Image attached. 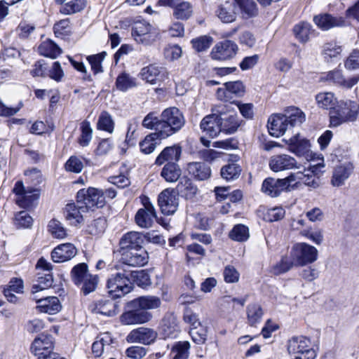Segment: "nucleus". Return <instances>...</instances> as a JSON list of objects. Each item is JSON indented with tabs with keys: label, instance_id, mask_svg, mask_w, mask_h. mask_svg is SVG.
<instances>
[{
	"label": "nucleus",
	"instance_id": "f257e3e1",
	"mask_svg": "<svg viewBox=\"0 0 359 359\" xmlns=\"http://www.w3.org/2000/svg\"><path fill=\"white\" fill-rule=\"evenodd\" d=\"M184 122L181 111L176 107H170L163 110L160 118L156 116L154 112L149 113L144 117L142 126L158 131L161 137L166 138L180 130Z\"/></svg>",
	"mask_w": 359,
	"mask_h": 359
},
{
	"label": "nucleus",
	"instance_id": "f03ea898",
	"mask_svg": "<svg viewBox=\"0 0 359 359\" xmlns=\"http://www.w3.org/2000/svg\"><path fill=\"white\" fill-rule=\"evenodd\" d=\"M329 114L330 126L338 127L343 123L354 121L357 118L358 111L355 104L347 100L338 102Z\"/></svg>",
	"mask_w": 359,
	"mask_h": 359
},
{
	"label": "nucleus",
	"instance_id": "7ed1b4c3",
	"mask_svg": "<svg viewBox=\"0 0 359 359\" xmlns=\"http://www.w3.org/2000/svg\"><path fill=\"white\" fill-rule=\"evenodd\" d=\"M287 351L292 359H315L316 353L309 338L293 337L287 343Z\"/></svg>",
	"mask_w": 359,
	"mask_h": 359
},
{
	"label": "nucleus",
	"instance_id": "20e7f679",
	"mask_svg": "<svg viewBox=\"0 0 359 359\" xmlns=\"http://www.w3.org/2000/svg\"><path fill=\"white\" fill-rule=\"evenodd\" d=\"M108 293L113 298H120L129 293L133 288L129 273L117 272L111 274L107 282Z\"/></svg>",
	"mask_w": 359,
	"mask_h": 359
},
{
	"label": "nucleus",
	"instance_id": "39448f33",
	"mask_svg": "<svg viewBox=\"0 0 359 359\" xmlns=\"http://www.w3.org/2000/svg\"><path fill=\"white\" fill-rule=\"evenodd\" d=\"M76 198L77 203L83 205L87 211L102 208L105 204L102 191L93 187L79 190Z\"/></svg>",
	"mask_w": 359,
	"mask_h": 359
},
{
	"label": "nucleus",
	"instance_id": "423d86ee",
	"mask_svg": "<svg viewBox=\"0 0 359 359\" xmlns=\"http://www.w3.org/2000/svg\"><path fill=\"white\" fill-rule=\"evenodd\" d=\"M318 255V250L306 243H296L291 249V256L295 266H303L313 263L317 260Z\"/></svg>",
	"mask_w": 359,
	"mask_h": 359
},
{
	"label": "nucleus",
	"instance_id": "0eeeda50",
	"mask_svg": "<svg viewBox=\"0 0 359 359\" xmlns=\"http://www.w3.org/2000/svg\"><path fill=\"white\" fill-rule=\"evenodd\" d=\"M224 88H219L216 92L218 100L234 104V98L242 97L245 93V86L241 81L226 82Z\"/></svg>",
	"mask_w": 359,
	"mask_h": 359
},
{
	"label": "nucleus",
	"instance_id": "6e6552de",
	"mask_svg": "<svg viewBox=\"0 0 359 359\" xmlns=\"http://www.w3.org/2000/svg\"><path fill=\"white\" fill-rule=\"evenodd\" d=\"M132 35L137 43L150 45L155 41L157 32L149 22L142 20L135 22L132 29Z\"/></svg>",
	"mask_w": 359,
	"mask_h": 359
},
{
	"label": "nucleus",
	"instance_id": "1a4fd4ad",
	"mask_svg": "<svg viewBox=\"0 0 359 359\" xmlns=\"http://www.w3.org/2000/svg\"><path fill=\"white\" fill-rule=\"evenodd\" d=\"M36 191L37 189L33 187L25 188L22 181L16 182L13 189V192L17 196L15 203L22 208H29L38 198L39 194L34 193Z\"/></svg>",
	"mask_w": 359,
	"mask_h": 359
},
{
	"label": "nucleus",
	"instance_id": "9d476101",
	"mask_svg": "<svg viewBox=\"0 0 359 359\" xmlns=\"http://www.w3.org/2000/svg\"><path fill=\"white\" fill-rule=\"evenodd\" d=\"M291 184L289 177L284 179L266 178L262 185V191L271 197L279 196L284 191H290Z\"/></svg>",
	"mask_w": 359,
	"mask_h": 359
},
{
	"label": "nucleus",
	"instance_id": "9b49d317",
	"mask_svg": "<svg viewBox=\"0 0 359 359\" xmlns=\"http://www.w3.org/2000/svg\"><path fill=\"white\" fill-rule=\"evenodd\" d=\"M238 50L237 44L231 40L217 43L212 49L211 57L215 60H227L236 56Z\"/></svg>",
	"mask_w": 359,
	"mask_h": 359
},
{
	"label": "nucleus",
	"instance_id": "f8f14e48",
	"mask_svg": "<svg viewBox=\"0 0 359 359\" xmlns=\"http://www.w3.org/2000/svg\"><path fill=\"white\" fill-rule=\"evenodd\" d=\"M121 259L126 265L140 267L148 263L149 257L147 251L142 247L121 252Z\"/></svg>",
	"mask_w": 359,
	"mask_h": 359
},
{
	"label": "nucleus",
	"instance_id": "ddd939ff",
	"mask_svg": "<svg viewBox=\"0 0 359 359\" xmlns=\"http://www.w3.org/2000/svg\"><path fill=\"white\" fill-rule=\"evenodd\" d=\"M157 336V332L153 329L141 327L132 330L126 337V341L149 345L155 341Z\"/></svg>",
	"mask_w": 359,
	"mask_h": 359
},
{
	"label": "nucleus",
	"instance_id": "4468645a",
	"mask_svg": "<svg viewBox=\"0 0 359 359\" xmlns=\"http://www.w3.org/2000/svg\"><path fill=\"white\" fill-rule=\"evenodd\" d=\"M269 165L270 169L276 172L298 168L296 159L285 154L272 156L269 159Z\"/></svg>",
	"mask_w": 359,
	"mask_h": 359
},
{
	"label": "nucleus",
	"instance_id": "2eb2a0df",
	"mask_svg": "<svg viewBox=\"0 0 359 359\" xmlns=\"http://www.w3.org/2000/svg\"><path fill=\"white\" fill-rule=\"evenodd\" d=\"M144 208H140L135 216V221L137 226L143 229L150 228L156 218V211L153 205L146 201L143 203Z\"/></svg>",
	"mask_w": 359,
	"mask_h": 359
},
{
	"label": "nucleus",
	"instance_id": "dca6fc26",
	"mask_svg": "<svg viewBox=\"0 0 359 359\" xmlns=\"http://www.w3.org/2000/svg\"><path fill=\"white\" fill-rule=\"evenodd\" d=\"M158 205L161 212L170 215L175 213L178 207V198L173 191L168 189L163 191L158 196Z\"/></svg>",
	"mask_w": 359,
	"mask_h": 359
},
{
	"label": "nucleus",
	"instance_id": "f3484780",
	"mask_svg": "<svg viewBox=\"0 0 359 359\" xmlns=\"http://www.w3.org/2000/svg\"><path fill=\"white\" fill-rule=\"evenodd\" d=\"M89 309L95 313L113 316L118 312V306L112 299L103 297L91 303L89 305Z\"/></svg>",
	"mask_w": 359,
	"mask_h": 359
},
{
	"label": "nucleus",
	"instance_id": "a211bd4d",
	"mask_svg": "<svg viewBox=\"0 0 359 359\" xmlns=\"http://www.w3.org/2000/svg\"><path fill=\"white\" fill-rule=\"evenodd\" d=\"M144 244L143 233L137 231H130L123 236L119 242L120 253L142 248Z\"/></svg>",
	"mask_w": 359,
	"mask_h": 359
},
{
	"label": "nucleus",
	"instance_id": "6ab92c4d",
	"mask_svg": "<svg viewBox=\"0 0 359 359\" xmlns=\"http://www.w3.org/2000/svg\"><path fill=\"white\" fill-rule=\"evenodd\" d=\"M353 170V165L351 162H345L337 165L332 172L331 184L339 187L345 184Z\"/></svg>",
	"mask_w": 359,
	"mask_h": 359
},
{
	"label": "nucleus",
	"instance_id": "aec40b11",
	"mask_svg": "<svg viewBox=\"0 0 359 359\" xmlns=\"http://www.w3.org/2000/svg\"><path fill=\"white\" fill-rule=\"evenodd\" d=\"M77 253L75 246L69 243H63L55 247L51 252V259L55 263L70 260Z\"/></svg>",
	"mask_w": 359,
	"mask_h": 359
},
{
	"label": "nucleus",
	"instance_id": "412c9836",
	"mask_svg": "<svg viewBox=\"0 0 359 359\" xmlns=\"http://www.w3.org/2000/svg\"><path fill=\"white\" fill-rule=\"evenodd\" d=\"M284 114L271 115L268 120V130L269 133L274 137L283 135L290 128Z\"/></svg>",
	"mask_w": 359,
	"mask_h": 359
},
{
	"label": "nucleus",
	"instance_id": "4be33fe9",
	"mask_svg": "<svg viewBox=\"0 0 359 359\" xmlns=\"http://www.w3.org/2000/svg\"><path fill=\"white\" fill-rule=\"evenodd\" d=\"M152 315L147 311L136 308L123 313L121 316V321L125 325L142 324L149 321Z\"/></svg>",
	"mask_w": 359,
	"mask_h": 359
},
{
	"label": "nucleus",
	"instance_id": "5701e85b",
	"mask_svg": "<svg viewBox=\"0 0 359 359\" xmlns=\"http://www.w3.org/2000/svg\"><path fill=\"white\" fill-rule=\"evenodd\" d=\"M221 132L232 134L237 131L241 125V120L236 113H222L219 115Z\"/></svg>",
	"mask_w": 359,
	"mask_h": 359
},
{
	"label": "nucleus",
	"instance_id": "b1692460",
	"mask_svg": "<svg viewBox=\"0 0 359 359\" xmlns=\"http://www.w3.org/2000/svg\"><path fill=\"white\" fill-rule=\"evenodd\" d=\"M323 80L332 82L334 84L341 86L346 88H351L353 86H355L359 81L358 76H353L346 79L343 74L342 72L339 69H334L332 71H330L322 77Z\"/></svg>",
	"mask_w": 359,
	"mask_h": 359
},
{
	"label": "nucleus",
	"instance_id": "393cba45",
	"mask_svg": "<svg viewBox=\"0 0 359 359\" xmlns=\"http://www.w3.org/2000/svg\"><path fill=\"white\" fill-rule=\"evenodd\" d=\"M167 73L163 67H159L154 65H150L142 69L141 78L147 83L156 84L167 78Z\"/></svg>",
	"mask_w": 359,
	"mask_h": 359
},
{
	"label": "nucleus",
	"instance_id": "a878e982",
	"mask_svg": "<svg viewBox=\"0 0 359 359\" xmlns=\"http://www.w3.org/2000/svg\"><path fill=\"white\" fill-rule=\"evenodd\" d=\"M161 333L164 338H175L180 332L177 318L172 313H167L161 324Z\"/></svg>",
	"mask_w": 359,
	"mask_h": 359
},
{
	"label": "nucleus",
	"instance_id": "bb28decb",
	"mask_svg": "<svg viewBox=\"0 0 359 359\" xmlns=\"http://www.w3.org/2000/svg\"><path fill=\"white\" fill-rule=\"evenodd\" d=\"M53 337L47 334H41L39 337L36 338L31 346L32 352L37 356L44 353L53 352Z\"/></svg>",
	"mask_w": 359,
	"mask_h": 359
},
{
	"label": "nucleus",
	"instance_id": "cd10ccee",
	"mask_svg": "<svg viewBox=\"0 0 359 359\" xmlns=\"http://www.w3.org/2000/svg\"><path fill=\"white\" fill-rule=\"evenodd\" d=\"M182 148L178 145L165 147L157 156L155 164L161 165L170 162L177 163L180 159Z\"/></svg>",
	"mask_w": 359,
	"mask_h": 359
},
{
	"label": "nucleus",
	"instance_id": "c85d7f7f",
	"mask_svg": "<svg viewBox=\"0 0 359 359\" xmlns=\"http://www.w3.org/2000/svg\"><path fill=\"white\" fill-rule=\"evenodd\" d=\"M289 146V149L297 156H303L310 149V142L305 138H302L299 133L292 136L289 139H284Z\"/></svg>",
	"mask_w": 359,
	"mask_h": 359
},
{
	"label": "nucleus",
	"instance_id": "c756f323",
	"mask_svg": "<svg viewBox=\"0 0 359 359\" xmlns=\"http://www.w3.org/2000/svg\"><path fill=\"white\" fill-rule=\"evenodd\" d=\"M216 15L219 19L224 23H231L236 19V5L232 1H226L221 4L217 10Z\"/></svg>",
	"mask_w": 359,
	"mask_h": 359
},
{
	"label": "nucleus",
	"instance_id": "7c9ffc66",
	"mask_svg": "<svg viewBox=\"0 0 359 359\" xmlns=\"http://www.w3.org/2000/svg\"><path fill=\"white\" fill-rule=\"evenodd\" d=\"M200 127L208 136L216 137L221 132L219 115L213 114L205 116L201 122Z\"/></svg>",
	"mask_w": 359,
	"mask_h": 359
},
{
	"label": "nucleus",
	"instance_id": "2f4dec72",
	"mask_svg": "<svg viewBox=\"0 0 359 359\" xmlns=\"http://www.w3.org/2000/svg\"><path fill=\"white\" fill-rule=\"evenodd\" d=\"M87 212L84 206L81 204L69 203L65 209L66 219L70 224L76 226L83 221L82 213Z\"/></svg>",
	"mask_w": 359,
	"mask_h": 359
},
{
	"label": "nucleus",
	"instance_id": "473e14b6",
	"mask_svg": "<svg viewBox=\"0 0 359 359\" xmlns=\"http://www.w3.org/2000/svg\"><path fill=\"white\" fill-rule=\"evenodd\" d=\"M175 189L178 195L187 200L194 199L198 192L197 187L187 177H181Z\"/></svg>",
	"mask_w": 359,
	"mask_h": 359
},
{
	"label": "nucleus",
	"instance_id": "72a5a7b5",
	"mask_svg": "<svg viewBox=\"0 0 359 359\" xmlns=\"http://www.w3.org/2000/svg\"><path fill=\"white\" fill-rule=\"evenodd\" d=\"M131 305L133 308H140L146 311L159 308L161 301L158 297L147 295L135 299L131 302Z\"/></svg>",
	"mask_w": 359,
	"mask_h": 359
},
{
	"label": "nucleus",
	"instance_id": "f704fd0d",
	"mask_svg": "<svg viewBox=\"0 0 359 359\" xmlns=\"http://www.w3.org/2000/svg\"><path fill=\"white\" fill-rule=\"evenodd\" d=\"M313 21L319 28L323 30H328L334 27H341L345 23L342 18L333 17L329 14L315 16Z\"/></svg>",
	"mask_w": 359,
	"mask_h": 359
},
{
	"label": "nucleus",
	"instance_id": "c9c22d12",
	"mask_svg": "<svg viewBox=\"0 0 359 359\" xmlns=\"http://www.w3.org/2000/svg\"><path fill=\"white\" fill-rule=\"evenodd\" d=\"M189 174L198 180H208L211 175V170L208 165L201 162H192L187 167Z\"/></svg>",
	"mask_w": 359,
	"mask_h": 359
},
{
	"label": "nucleus",
	"instance_id": "e433bc0d",
	"mask_svg": "<svg viewBox=\"0 0 359 359\" xmlns=\"http://www.w3.org/2000/svg\"><path fill=\"white\" fill-rule=\"evenodd\" d=\"M36 302L38 304L37 308L41 312L55 314L61 309L60 301L56 297L41 298L36 299Z\"/></svg>",
	"mask_w": 359,
	"mask_h": 359
},
{
	"label": "nucleus",
	"instance_id": "4c0bfd02",
	"mask_svg": "<svg viewBox=\"0 0 359 359\" xmlns=\"http://www.w3.org/2000/svg\"><path fill=\"white\" fill-rule=\"evenodd\" d=\"M284 115L290 128L302 125L306 121V115L299 108L290 107L285 109Z\"/></svg>",
	"mask_w": 359,
	"mask_h": 359
},
{
	"label": "nucleus",
	"instance_id": "58836bf2",
	"mask_svg": "<svg viewBox=\"0 0 359 359\" xmlns=\"http://www.w3.org/2000/svg\"><path fill=\"white\" fill-rule=\"evenodd\" d=\"M165 138V137H163L160 135V133L158 131L150 133L140 142L139 145L140 151L145 154L152 153L155 150L157 144L160 143V140Z\"/></svg>",
	"mask_w": 359,
	"mask_h": 359
},
{
	"label": "nucleus",
	"instance_id": "ea45409f",
	"mask_svg": "<svg viewBox=\"0 0 359 359\" xmlns=\"http://www.w3.org/2000/svg\"><path fill=\"white\" fill-rule=\"evenodd\" d=\"M182 174L181 169L175 162L165 163L162 168L161 176L168 182H175Z\"/></svg>",
	"mask_w": 359,
	"mask_h": 359
},
{
	"label": "nucleus",
	"instance_id": "a19ab883",
	"mask_svg": "<svg viewBox=\"0 0 359 359\" xmlns=\"http://www.w3.org/2000/svg\"><path fill=\"white\" fill-rule=\"evenodd\" d=\"M288 177L289 182H290L292 189L297 183L301 182L310 187H315L318 184L316 181L315 175L309 172L306 173L302 172L291 173Z\"/></svg>",
	"mask_w": 359,
	"mask_h": 359
},
{
	"label": "nucleus",
	"instance_id": "79ce46f5",
	"mask_svg": "<svg viewBox=\"0 0 359 359\" xmlns=\"http://www.w3.org/2000/svg\"><path fill=\"white\" fill-rule=\"evenodd\" d=\"M238 6L243 18L249 19L257 15V4L253 0H233Z\"/></svg>",
	"mask_w": 359,
	"mask_h": 359
},
{
	"label": "nucleus",
	"instance_id": "37998d69",
	"mask_svg": "<svg viewBox=\"0 0 359 359\" xmlns=\"http://www.w3.org/2000/svg\"><path fill=\"white\" fill-rule=\"evenodd\" d=\"M294 265H295V262L292 257L285 255L271 267L270 272L275 276H278L289 271Z\"/></svg>",
	"mask_w": 359,
	"mask_h": 359
},
{
	"label": "nucleus",
	"instance_id": "c03bdc74",
	"mask_svg": "<svg viewBox=\"0 0 359 359\" xmlns=\"http://www.w3.org/2000/svg\"><path fill=\"white\" fill-rule=\"evenodd\" d=\"M241 166L236 163H228L220 170L221 177L226 181L237 180L241 172Z\"/></svg>",
	"mask_w": 359,
	"mask_h": 359
},
{
	"label": "nucleus",
	"instance_id": "a18cd8bd",
	"mask_svg": "<svg viewBox=\"0 0 359 359\" xmlns=\"http://www.w3.org/2000/svg\"><path fill=\"white\" fill-rule=\"evenodd\" d=\"M293 31L296 38L302 43L307 42L313 33L311 24L305 22L296 25Z\"/></svg>",
	"mask_w": 359,
	"mask_h": 359
},
{
	"label": "nucleus",
	"instance_id": "49530a36",
	"mask_svg": "<svg viewBox=\"0 0 359 359\" xmlns=\"http://www.w3.org/2000/svg\"><path fill=\"white\" fill-rule=\"evenodd\" d=\"M37 276V279L36 280V283H34L32 287V292L33 294L50 287L53 283L52 273H39Z\"/></svg>",
	"mask_w": 359,
	"mask_h": 359
},
{
	"label": "nucleus",
	"instance_id": "de8ad7c7",
	"mask_svg": "<svg viewBox=\"0 0 359 359\" xmlns=\"http://www.w3.org/2000/svg\"><path fill=\"white\" fill-rule=\"evenodd\" d=\"M316 100L319 107L330 109V111L338 102L334 93L331 92L319 93L316 96Z\"/></svg>",
	"mask_w": 359,
	"mask_h": 359
},
{
	"label": "nucleus",
	"instance_id": "09e8293b",
	"mask_svg": "<svg viewBox=\"0 0 359 359\" xmlns=\"http://www.w3.org/2000/svg\"><path fill=\"white\" fill-rule=\"evenodd\" d=\"M247 319L248 323L250 326H256L261 322L263 311L260 305L257 304H250L247 306Z\"/></svg>",
	"mask_w": 359,
	"mask_h": 359
},
{
	"label": "nucleus",
	"instance_id": "8fccbe9b",
	"mask_svg": "<svg viewBox=\"0 0 359 359\" xmlns=\"http://www.w3.org/2000/svg\"><path fill=\"white\" fill-rule=\"evenodd\" d=\"M39 51L41 55L53 59L56 58L62 53V50L51 40L43 41L39 46Z\"/></svg>",
	"mask_w": 359,
	"mask_h": 359
},
{
	"label": "nucleus",
	"instance_id": "3c124183",
	"mask_svg": "<svg viewBox=\"0 0 359 359\" xmlns=\"http://www.w3.org/2000/svg\"><path fill=\"white\" fill-rule=\"evenodd\" d=\"M342 52V47L337 42L331 41L324 44L323 47V55L327 62H330L333 58L339 57Z\"/></svg>",
	"mask_w": 359,
	"mask_h": 359
},
{
	"label": "nucleus",
	"instance_id": "603ef678",
	"mask_svg": "<svg viewBox=\"0 0 359 359\" xmlns=\"http://www.w3.org/2000/svg\"><path fill=\"white\" fill-rule=\"evenodd\" d=\"M131 282L137 286L145 288L150 286L151 280L149 274L144 270L134 271L129 273Z\"/></svg>",
	"mask_w": 359,
	"mask_h": 359
},
{
	"label": "nucleus",
	"instance_id": "864d4df0",
	"mask_svg": "<svg viewBox=\"0 0 359 359\" xmlns=\"http://www.w3.org/2000/svg\"><path fill=\"white\" fill-rule=\"evenodd\" d=\"M173 9V16L178 20H188L193 13L192 6L188 1H182Z\"/></svg>",
	"mask_w": 359,
	"mask_h": 359
},
{
	"label": "nucleus",
	"instance_id": "5fc2aeb1",
	"mask_svg": "<svg viewBox=\"0 0 359 359\" xmlns=\"http://www.w3.org/2000/svg\"><path fill=\"white\" fill-rule=\"evenodd\" d=\"M97 284L98 276L97 275L90 274L89 276H86L85 279L82 280L81 283L76 285L80 287L81 292L84 295H88L95 290Z\"/></svg>",
	"mask_w": 359,
	"mask_h": 359
},
{
	"label": "nucleus",
	"instance_id": "6e6d98bb",
	"mask_svg": "<svg viewBox=\"0 0 359 359\" xmlns=\"http://www.w3.org/2000/svg\"><path fill=\"white\" fill-rule=\"evenodd\" d=\"M85 7V0H72L62 6L60 12L64 15H72L81 11Z\"/></svg>",
	"mask_w": 359,
	"mask_h": 359
},
{
	"label": "nucleus",
	"instance_id": "4d7b16f0",
	"mask_svg": "<svg viewBox=\"0 0 359 359\" xmlns=\"http://www.w3.org/2000/svg\"><path fill=\"white\" fill-rule=\"evenodd\" d=\"M97 128L98 130L112 133L114 128V123L109 112L106 111L101 112L98 118Z\"/></svg>",
	"mask_w": 359,
	"mask_h": 359
},
{
	"label": "nucleus",
	"instance_id": "13d9d810",
	"mask_svg": "<svg viewBox=\"0 0 359 359\" xmlns=\"http://www.w3.org/2000/svg\"><path fill=\"white\" fill-rule=\"evenodd\" d=\"M88 266L85 263H80L74 266L71 271V277L73 283L76 285L80 284L86 276H89Z\"/></svg>",
	"mask_w": 359,
	"mask_h": 359
},
{
	"label": "nucleus",
	"instance_id": "bf43d9fd",
	"mask_svg": "<svg viewBox=\"0 0 359 359\" xmlns=\"http://www.w3.org/2000/svg\"><path fill=\"white\" fill-rule=\"evenodd\" d=\"M48 229L52 236L55 238L62 239L67 237V229L57 219H51L48 225Z\"/></svg>",
	"mask_w": 359,
	"mask_h": 359
},
{
	"label": "nucleus",
	"instance_id": "052dcab7",
	"mask_svg": "<svg viewBox=\"0 0 359 359\" xmlns=\"http://www.w3.org/2000/svg\"><path fill=\"white\" fill-rule=\"evenodd\" d=\"M250 236L248 226L243 224H236L229 233V237L236 241H246Z\"/></svg>",
	"mask_w": 359,
	"mask_h": 359
},
{
	"label": "nucleus",
	"instance_id": "680f3d73",
	"mask_svg": "<svg viewBox=\"0 0 359 359\" xmlns=\"http://www.w3.org/2000/svg\"><path fill=\"white\" fill-rule=\"evenodd\" d=\"M116 88L121 91H126L129 88L136 86L135 79L130 76L128 74L122 73L116 79Z\"/></svg>",
	"mask_w": 359,
	"mask_h": 359
},
{
	"label": "nucleus",
	"instance_id": "e2e57ef3",
	"mask_svg": "<svg viewBox=\"0 0 359 359\" xmlns=\"http://www.w3.org/2000/svg\"><path fill=\"white\" fill-rule=\"evenodd\" d=\"M81 135L79 138V143L82 147H86L89 144L93 137V129L90 123L88 121H83L81 123Z\"/></svg>",
	"mask_w": 359,
	"mask_h": 359
},
{
	"label": "nucleus",
	"instance_id": "0e129e2a",
	"mask_svg": "<svg viewBox=\"0 0 359 359\" xmlns=\"http://www.w3.org/2000/svg\"><path fill=\"white\" fill-rule=\"evenodd\" d=\"M190 344L188 341H179L172 348L173 359H187L189 355Z\"/></svg>",
	"mask_w": 359,
	"mask_h": 359
},
{
	"label": "nucleus",
	"instance_id": "69168bd1",
	"mask_svg": "<svg viewBox=\"0 0 359 359\" xmlns=\"http://www.w3.org/2000/svg\"><path fill=\"white\" fill-rule=\"evenodd\" d=\"M106 227V219L103 217H99L88 225L86 231L89 234L98 236L104 232Z\"/></svg>",
	"mask_w": 359,
	"mask_h": 359
},
{
	"label": "nucleus",
	"instance_id": "338daca9",
	"mask_svg": "<svg viewBox=\"0 0 359 359\" xmlns=\"http://www.w3.org/2000/svg\"><path fill=\"white\" fill-rule=\"evenodd\" d=\"M106 56V52H102L87 57V60L91 66V69L95 74L102 72V62Z\"/></svg>",
	"mask_w": 359,
	"mask_h": 359
},
{
	"label": "nucleus",
	"instance_id": "774afa93",
	"mask_svg": "<svg viewBox=\"0 0 359 359\" xmlns=\"http://www.w3.org/2000/svg\"><path fill=\"white\" fill-rule=\"evenodd\" d=\"M189 334L192 340L198 344H203L207 339V330L201 325L191 327Z\"/></svg>",
	"mask_w": 359,
	"mask_h": 359
}]
</instances>
